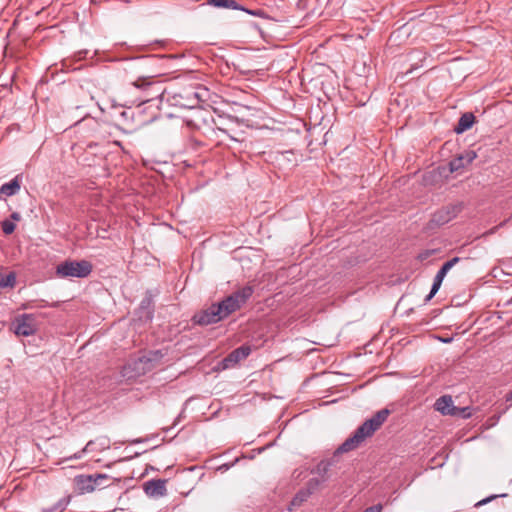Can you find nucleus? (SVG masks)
Here are the masks:
<instances>
[{"label": "nucleus", "instance_id": "f257e3e1", "mask_svg": "<svg viewBox=\"0 0 512 512\" xmlns=\"http://www.w3.org/2000/svg\"><path fill=\"white\" fill-rule=\"evenodd\" d=\"M391 411L387 408L377 411L371 418L363 422L335 451V456L352 451L368 437H371L387 420Z\"/></svg>", "mask_w": 512, "mask_h": 512}, {"label": "nucleus", "instance_id": "f03ea898", "mask_svg": "<svg viewBox=\"0 0 512 512\" xmlns=\"http://www.w3.org/2000/svg\"><path fill=\"white\" fill-rule=\"evenodd\" d=\"M132 85L142 92V95L139 97L138 105L160 97L161 100L166 99L168 102H171L172 105L180 107L187 106L186 103L181 101L183 99L181 94L173 93L168 89H161L160 83L151 81L149 77H141L134 81Z\"/></svg>", "mask_w": 512, "mask_h": 512}, {"label": "nucleus", "instance_id": "7ed1b4c3", "mask_svg": "<svg viewBox=\"0 0 512 512\" xmlns=\"http://www.w3.org/2000/svg\"><path fill=\"white\" fill-rule=\"evenodd\" d=\"M93 265L87 260H66L56 267V275L60 278H85L91 274Z\"/></svg>", "mask_w": 512, "mask_h": 512}, {"label": "nucleus", "instance_id": "20e7f679", "mask_svg": "<svg viewBox=\"0 0 512 512\" xmlns=\"http://www.w3.org/2000/svg\"><path fill=\"white\" fill-rule=\"evenodd\" d=\"M110 477L107 474H91V475H79L75 477V483L77 489L81 493H91L96 488L106 487V482L109 481Z\"/></svg>", "mask_w": 512, "mask_h": 512}, {"label": "nucleus", "instance_id": "39448f33", "mask_svg": "<svg viewBox=\"0 0 512 512\" xmlns=\"http://www.w3.org/2000/svg\"><path fill=\"white\" fill-rule=\"evenodd\" d=\"M14 333L17 336H31L36 333L35 317L33 314H22L12 323Z\"/></svg>", "mask_w": 512, "mask_h": 512}, {"label": "nucleus", "instance_id": "423d86ee", "mask_svg": "<svg viewBox=\"0 0 512 512\" xmlns=\"http://www.w3.org/2000/svg\"><path fill=\"white\" fill-rule=\"evenodd\" d=\"M463 209V203L449 204L437 210L431 218V223L441 226L454 219Z\"/></svg>", "mask_w": 512, "mask_h": 512}, {"label": "nucleus", "instance_id": "0eeeda50", "mask_svg": "<svg viewBox=\"0 0 512 512\" xmlns=\"http://www.w3.org/2000/svg\"><path fill=\"white\" fill-rule=\"evenodd\" d=\"M223 319L224 317L222 316L221 307H217V303L212 304L193 316L194 323L201 326L215 324Z\"/></svg>", "mask_w": 512, "mask_h": 512}, {"label": "nucleus", "instance_id": "6e6552de", "mask_svg": "<svg viewBox=\"0 0 512 512\" xmlns=\"http://www.w3.org/2000/svg\"><path fill=\"white\" fill-rule=\"evenodd\" d=\"M251 353L250 346L242 345L236 349H234L231 353H229L222 361L221 366L223 369L233 368L238 364L241 360L246 359Z\"/></svg>", "mask_w": 512, "mask_h": 512}, {"label": "nucleus", "instance_id": "1a4fd4ad", "mask_svg": "<svg viewBox=\"0 0 512 512\" xmlns=\"http://www.w3.org/2000/svg\"><path fill=\"white\" fill-rule=\"evenodd\" d=\"M164 356L165 353L162 350L149 351L138 359L136 365H142V373H146L155 368Z\"/></svg>", "mask_w": 512, "mask_h": 512}, {"label": "nucleus", "instance_id": "9d476101", "mask_svg": "<svg viewBox=\"0 0 512 512\" xmlns=\"http://www.w3.org/2000/svg\"><path fill=\"white\" fill-rule=\"evenodd\" d=\"M476 157L477 154L473 150H468L462 154H459L457 157H455L448 163L449 172L455 173L461 171L466 166L471 164Z\"/></svg>", "mask_w": 512, "mask_h": 512}, {"label": "nucleus", "instance_id": "9b49d317", "mask_svg": "<svg viewBox=\"0 0 512 512\" xmlns=\"http://www.w3.org/2000/svg\"><path fill=\"white\" fill-rule=\"evenodd\" d=\"M206 4L219 9L241 10L253 16H260L263 14L262 10L247 9L242 5L238 4L235 0H206Z\"/></svg>", "mask_w": 512, "mask_h": 512}, {"label": "nucleus", "instance_id": "f8f14e48", "mask_svg": "<svg viewBox=\"0 0 512 512\" xmlns=\"http://www.w3.org/2000/svg\"><path fill=\"white\" fill-rule=\"evenodd\" d=\"M166 483L165 479H151L143 484V489L149 497H163L167 494Z\"/></svg>", "mask_w": 512, "mask_h": 512}, {"label": "nucleus", "instance_id": "ddd939ff", "mask_svg": "<svg viewBox=\"0 0 512 512\" xmlns=\"http://www.w3.org/2000/svg\"><path fill=\"white\" fill-rule=\"evenodd\" d=\"M435 409L443 415L457 416L459 407L453 405L452 397L443 395L435 402Z\"/></svg>", "mask_w": 512, "mask_h": 512}, {"label": "nucleus", "instance_id": "4468645a", "mask_svg": "<svg viewBox=\"0 0 512 512\" xmlns=\"http://www.w3.org/2000/svg\"><path fill=\"white\" fill-rule=\"evenodd\" d=\"M217 307H221L222 316L224 318L228 317L231 313L237 311L242 306L239 304L237 299L234 298V295L231 294L219 303H217Z\"/></svg>", "mask_w": 512, "mask_h": 512}, {"label": "nucleus", "instance_id": "2eb2a0df", "mask_svg": "<svg viewBox=\"0 0 512 512\" xmlns=\"http://www.w3.org/2000/svg\"><path fill=\"white\" fill-rule=\"evenodd\" d=\"M474 122H475V116L472 113H470V112L464 113L459 118L458 123L454 128V132L457 134H462L463 132L470 129Z\"/></svg>", "mask_w": 512, "mask_h": 512}, {"label": "nucleus", "instance_id": "dca6fc26", "mask_svg": "<svg viewBox=\"0 0 512 512\" xmlns=\"http://www.w3.org/2000/svg\"><path fill=\"white\" fill-rule=\"evenodd\" d=\"M20 187H21V179H20V176L17 175L11 181H9L8 183H4L0 187V194L5 195V196L15 195L19 192Z\"/></svg>", "mask_w": 512, "mask_h": 512}, {"label": "nucleus", "instance_id": "f3484780", "mask_svg": "<svg viewBox=\"0 0 512 512\" xmlns=\"http://www.w3.org/2000/svg\"><path fill=\"white\" fill-rule=\"evenodd\" d=\"M311 496V491L309 490H304V489H301L299 490L295 496L293 497V499L291 500L290 502V505L288 507V510L289 511H292L293 508L295 507H299L302 505V503H304L305 501H307V499Z\"/></svg>", "mask_w": 512, "mask_h": 512}, {"label": "nucleus", "instance_id": "a211bd4d", "mask_svg": "<svg viewBox=\"0 0 512 512\" xmlns=\"http://www.w3.org/2000/svg\"><path fill=\"white\" fill-rule=\"evenodd\" d=\"M333 461L332 460H322L320 461L317 466L312 470V473L318 474L322 481H326L328 479L327 473L332 466Z\"/></svg>", "mask_w": 512, "mask_h": 512}, {"label": "nucleus", "instance_id": "6ab92c4d", "mask_svg": "<svg viewBox=\"0 0 512 512\" xmlns=\"http://www.w3.org/2000/svg\"><path fill=\"white\" fill-rule=\"evenodd\" d=\"M16 285V273L11 271L4 274L0 271V289L14 288Z\"/></svg>", "mask_w": 512, "mask_h": 512}, {"label": "nucleus", "instance_id": "aec40b11", "mask_svg": "<svg viewBox=\"0 0 512 512\" xmlns=\"http://www.w3.org/2000/svg\"><path fill=\"white\" fill-rule=\"evenodd\" d=\"M232 294L234 295V298L237 299L239 304L243 306L246 303V301L252 296L253 288L251 286H245Z\"/></svg>", "mask_w": 512, "mask_h": 512}, {"label": "nucleus", "instance_id": "412c9836", "mask_svg": "<svg viewBox=\"0 0 512 512\" xmlns=\"http://www.w3.org/2000/svg\"><path fill=\"white\" fill-rule=\"evenodd\" d=\"M448 269H445V266L442 265V267L438 270V272L436 273L435 277H434V280H433V284H432V293H437L438 290L440 289L441 287V284L446 276V274L448 273Z\"/></svg>", "mask_w": 512, "mask_h": 512}, {"label": "nucleus", "instance_id": "4be33fe9", "mask_svg": "<svg viewBox=\"0 0 512 512\" xmlns=\"http://www.w3.org/2000/svg\"><path fill=\"white\" fill-rule=\"evenodd\" d=\"M70 502V496L63 497L58 500L54 505L44 508L42 512H63Z\"/></svg>", "mask_w": 512, "mask_h": 512}, {"label": "nucleus", "instance_id": "5701e85b", "mask_svg": "<svg viewBox=\"0 0 512 512\" xmlns=\"http://www.w3.org/2000/svg\"><path fill=\"white\" fill-rule=\"evenodd\" d=\"M279 161H287L292 165L296 164V158L292 151H284L279 154Z\"/></svg>", "mask_w": 512, "mask_h": 512}, {"label": "nucleus", "instance_id": "b1692460", "mask_svg": "<svg viewBox=\"0 0 512 512\" xmlns=\"http://www.w3.org/2000/svg\"><path fill=\"white\" fill-rule=\"evenodd\" d=\"M16 225L10 220H4L2 222V231L6 235H10L15 231Z\"/></svg>", "mask_w": 512, "mask_h": 512}, {"label": "nucleus", "instance_id": "393cba45", "mask_svg": "<svg viewBox=\"0 0 512 512\" xmlns=\"http://www.w3.org/2000/svg\"><path fill=\"white\" fill-rule=\"evenodd\" d=\"M324 481H322V479H318V478H311L308 482H307V487L304 489V490H309L311 491V494L319 487V485L321 483H323Z\"/></svg>", "mask_w": 512, "mask_h": 512}, {"label": "nucleus", "instance_id": "a878e982", "mask_svg": "<svg viewBox=\"0 0 512 512\" xmlns=\"http://www.w3.org/2000/svg\"><path fill=\"white\" fill-rule=\"evenodd\" d=\"M506 494H501V495H490L489 497H486L480 501H478L476 504H475V507H481L483 505H486L488 504L489 502H491L492 500L498 498V497H505Z\"/></svg>", "mask_w": 512, "mask_h": 512}, {"label": "nucleus", "instance_id": "bb28decb", "mask_svg": "<svg viewBox=\"0 0 512 512\" xmlns=\"http://www.w3.org/2000/svg\"><path fill=\"white\" fill-rule=\"evenodd\" d=\"M94 444V442L91 440L89 441L86 446L82 449V451L78 452V453H75L72 457H70V459H80L82 454L89 451L90 449H92V445Z\"/></svg>", "mask_w": 512, "mask_h": 512}, {"label": "nucleus", "instance_id": "cd10ccee", "mask_svg": "<svg viewBox=\"0 0 512 512\" xmlns=\"http://www.w3.org/2000/svg\"><path fill=\"white\" fill-rule=\"evenodd\" d=\"M461 259L459 257H453L452 259L445 262L443 265L445 269L450 270L453 266H455Z\"/></svg>", "mask_w": 512, "mask_h": 512}, {"label": "nucleus", "instance_id": "c85d7f7f", "mask_svg": "<svg viewBox=\"0 0 512 512\" xmlns=\"http://www.w3.org/2000/svg\"><path fill=\"white\" fill-rule=\"evenodd\" d=\"M435 250H425L424 252L420 253L418 258L423 261L429 258L431 255H433Z\"/></svg>", "mask_w": 512, "mask_h": 512}, {"label": "nucleus", "instance_id": "c756f323", "mask_svg": "<svg viewBox=\"0 0 512 512\" xmlns=\"http://www.w3.org/2000/svg\"><path fill=\"white\" fill-rule=\"evenodd\" d=\"M382 508L381 504H376L366 508L363 512H381Z\"/></svg>", "mask_w": 512, "mask_h": 512}, {"label": "nucleus", "instance_id": "7c9ffc66", "mask_svg": "<svg viewBox=\"0 0 512 512\" xmlns=\"http://www.w3.org/2000/svg\"><path fill=\"white\" fill-rule=\"evenodd\" d=\"M152 304V298L150 296H146L142 301H141V308H149Z\"/></svg>", "mask_w": 512, "mask_h": 512}, {"label": "nucleus", "instance_id": "2f4dec72", "mask_svg": "<svg viewBox=\"0 0 512 512\" xmlns=\"http://www.w3.org/2000/svg\"><path fill=\"white\" fill-rule=\"evenodd\" d=\"M459 410H464V411H458V415L457 416H462L463 418H468V417L471 416V413L469 411V407L459 408Z\"/></svg>", "mask_w": 512, "mask_h": 512}, {"label": "nucleus", "instance_id": "473e14b6", "mask_svg": "<svg viewBox=\"0 0 512 512\" xmlns=\"http://www.w3.org/2000/svg\"><path fill=\"white\" fill-rule=\"evenodd\" d=\"M11 218L15 221H19L20 220V214L18 212H13L11 214Z\"/></svg>", "mask_w": 512, "mask_h": 512}, {"label": "nucleus", "instance_id": "72a5a7b5", "mask_svg": "<svg viewBox=\"0 0 512 512\" xmlns=\"http://www.w3.org/2000/svg\"><path fill=\"white\" fill-rule=\"evenodd\" d=\"M436 293H432V289L430 290V293L425 297V302L430 301Z\"/></svg>", "mask_w": 512, "mask_h": 512}, {"label": "nucleus", "instance_id": "f704fd0d", "mask_svg": "<svg viewBox=\"0 0 512 512\" xmlns=\"http://www.w3.org/2000/svg\"><path fill=\"white\" fill-rule=\"evenodd\" d=\"M506 401L507 402H512V390L507 394Z\"/></svg>", "mask_w": 512, "mask_h": 512}, {"label": "nucleus", "instance_id": "c9c22d12", "mask_svg": "<svg viewBox=\"0 0 512 512\" xmlns=\"http://www.w3.org/2000/svg\"><path fill=\"white\" fill-rule=\"evenodd\" d=\"M34 306L31 305L30 303H26V304H23V309H29V308H33Z\"/></svg>", "mask_w": 512, "mask_h": 512}, {"label": "nucleus", "instance_id": "e433bc0d", "mask_svg": "<svg viewBox=\"0 0 512 512\" xmlns=\"http://www.w3.org/2000/svg\"><path fill=\"white\" fill-rule=\"evenodd\" d=\"M148 59V57H140L137 59L138 62H144Z\"/></svg>", "mask_w": 512, "mask_h": 512}, {"label": "nucleus", "instance_id": "4c0bfd02", "mask_svg": "<svg viewBox=\"0 0 512 512\" xmlns=\"http://www.w3.org/2000/svg\"><path fill=\"white\" fill-rule=\"evenodd\" d=\"M232 465L225 464L221 468H225V470L229 469Z\"/></svg>", "mask_w": 512, "mask_h": 512}, {"label": "nucleus", "instance_id": "58836bf2", "mask_svg": "<svg viewBox=\"0 0 512 512\" xmlns=\"http://www.w3.org/2000/svg\"><path fill=\"white\" fill-rule=\"evenodd\" d=\"M121 115H122L123 117H126V112H122V113H121Z\"/></svg>", "mask_w": 512, "mask_h": 512}, {"label": "nucleus", "instance_id": "ea45409f", "mask_svg": "<svg viewBox=\"0 0 512 512\" xmlns=\"http://www.w3.org/2000/svg\"><path fill=\"white\" fill-rule=\"evenodd\" d=\"M451 339L445 338L444 342H449Z\"/></svg>", "mask_w": 512, "mask_h": 512}]
</instances>
